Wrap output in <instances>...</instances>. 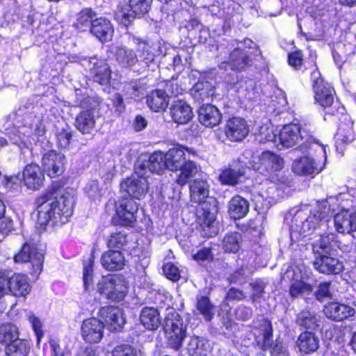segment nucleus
Masks as SVG:
<instances>
[{"label": "nucleus", "mask_w": 356, "mask_h": 356, "mask_svg": "<svg viewBox=\"0 0 356 356\" xmlns=\"http://www.w3.org/2000/svg\"><path fill=\"white\" fill-rule=\"evenodd\" d=\"M38 224L42 227L47 225H61L69 221L73 213L74 197L69 193L51 198L46 194L37 200Z\"/></svg>", "instance_id": "obj_1"}, {"label": "nucleus", "mask_w": 356, "mask_h": 356, "mask_svg": "<svg viewBox=\"0 0 356 356\" xmlns=\"http://www.w3.org/2000/svg\"><path fill=\"white\" fill-rule=\"evenodd\" d=\"M258 162L253 161L251 164L254 170L266 177V179L261 189V195L265 199L279 200L284 196V184L280 186L276 181H278L275 172L280 171L284 165L283 159L270 152H264L258 158Z\"/></svg>", "instance_id": "obj_2"}, {"label": "nucleus", "mask_w": 356, "mask_h": 356, "mask_svg": "<svg viewBox=\"0 0 356 356\" xmlns=\"http://www.w3.org/2000/svg\"><path fill=\"white\" fill-rule=\"evenodd\" d=\"M301 149L307 152V154L293 161V172L302 177L314 176L320 173L323 170L327 160L325 147L314 141L308 145L307 147Z\"/></svg>", "instance_id": "obj_3"}, {"label": "nucleus", "mask_w": 356, "mask_h": 356, "mask_svg": "<svg viewBox=\"0 0 356 356\" xmlns=\"http://www.w3.org/2000/svg\"><path fill=\"white\" fill-rule=\"evenodd\" d=\"M190 199L192 202L200 205L197 211L199 218L203 220L207 226L216 220L217 211L216 200L209 196V185L203 179H195L189 184Z\"/></svg>", "instance_id": "obj_4"}, {"label": "nucleus", "mask_w": 356, "mask_h": 356, "mask_svg": "<svg viewBox=\"0 0 356 356\" xmlns=\"http://www.w3.org/2000/svg\"><path fill=\"white\" fill-rule=\"evenodd\" d=\"M327 210L325 204H320L310 211L309 216H307V208L296 211L292 219L291 234L299 233L304 236L309 235L317 227L326 223Z\"/></svg>", "instance_id": "obj_5"}, {"label": "nucleus", "mask_w": 356, "mask_h": 356, "mask_svg": "<svg viewBox=\"0 0 356 356\" xmlns=\"http://www.w3.org/2000/svg\"><path fill=\"white\" fill-rule=\"evenodd\" d=\"M163 330L168 343L172 348L178 350L182 346L186 336V325L184 324L181 316L173 308L167 309Z\"/></svg>", "instance_id": "obj_6"}, {"label": "nucleus", "mask_w": 356, "mask_h": 356, "mask_svg": "<svg viewBox=\"0 0 356 356\" xmlns=\"http://www.w3.org/2000/svg\"><path fill=\"white\" fill-rule=\"evenodd\" d=\"M278 143L277 147L282 149L289 148L298 145L302 141L300 149L307 147L308 145L314 142L308 131L298 124H289L284 125L278 134Z\"/></svg>", "instance_id": "obj_7"}, {"label": "nucleus", "mask_w": 356, "mask_h": 356, "mask_svg": "<svg viewBox=\"0 0 356 356\" xmlns=\"http://www.w3.org/2000/svg\"><path fill=\"white\" fill-rule=\"evenodd\" d=\"M144 165H136L135 173L124 179L120 184L122 191L126 193L131 199L141 200L149 191L148 171Z\"/></svg>", "instance_id": "obj_8"}, {"label": "nucleus", "mask_w": 356, "mask_h": 356, "mask_svg": "<svg viewBox=\"0 0 356 356\" xmlns=\"http://www.w3.org/2000/svg\"><path fill=\"white\" fill-rule=\"evenodd\" d=\"M128 282L119 275L102 277L97 284L98 292L108 299L120 301L124 298L128 293Z\"/></svg>", "instance_id": "obj_9"}, {"label": "nucleus", "mask_w": 356, "mask_h": 356, "mask_svg": "<svg viewBox=\"0 0 356 356\" xmlns=\"http://www.w3.org/2000/svg\"><path fill=\"white\" fill-rule=\"evenodd\" d=\"M152 0H129L128 5L118 8L115 19L120 24L127 26L136 16L147 13L150 9Z\"/></svg>", "instance_id": "obj_10"}, {"label": "nucleus", "mask_w": 356, "mask_h": 356, "mask_svg": "<svg viewBox=\"0 0 356 356\" xmlns=\"http://www.w3.org/2000/svg\"><path fill=\"white\" fill-rule=\"evenodd\" d=\"M65 156L55 150L46 152L42 158L44 171L51 177L61 175L65 170Z\"/></svg>", "instance_id": "obj_11"}, {"label": "nucleus", "mask_w": 356, "mask_h": 356, "mask_svg": "<svg viewBox=\"0 0 356 356\" xmlns=\"http://www.w3.org/2000/svg\"><path fill=\"white\" fill-rule=\"evenodd\" d=\"M224 133L228 140L231 142H241L248 135L249 126L243 118H232L225 122Z\"/></svg>", "instance_id": "obj_12"}, {"label": "nucleus", "mask_w": 356, "mask_h": 356, "mask_svg": "<svg viewBox=\"0 0 356 356\" xmlns=\"http://www.w3.org/2000/svg\"><path fill=\"white\" fill-rule=\"evenodd\" d=\"M104 326L100 320L95 317L85 319L81 327L83 339L89 343H99L104 336Z\"/></svg>", "instance_id": "obj_13"}, {"label": "nucleus", "mask_w": 356, "mask_h": 356, "mask_svg": "<svg viewBox=\"0 0 356 356\" xmlns=\"http://www.w3.org/2000/svg\"><path fill=\"white\" fill-rule=\"evenodd\" d=\"M87 63L90 76L95 82L101 85L107 84L111 76L110 67L105 60L97 57L90 58L88 60L83 59Z\"/></svg>", "instance_id": "obj_14"}, {"label": "nucleus", "mask_w": 356, "mask_h": 356, "mask_svg": "<svg viewBox=\"0 0 356 356\" xmlns=\"http://www.w3.org/2000/svg\"><path fill=\"white\" fill-rule=\"evenodd\" d=\"M15 262H31L33 270L40 273L42 268L44 254L33 245L24 243L20 252L14 257Z\"/></svg>", "instance_id": "obj_15"}, {"label": "nucleus", "mask_w": 356, "mask_h": 356, "mask_svg": "<svg viewBox=\"0 0 356 356\" xmlns=\"http://www.w3.org/2000/svg\"><path fill=\"white\" fill-rule=\"evenodd\" d=\"M115 220L124 226L130 225L136 220V213L138 211V204L130 199L119 200L116 204Z\"/></svg>", "instance_id": "obj_16"}, {"label": "nucleus", "mask_w": 356, "mask_h": 356, "mask_svg": "<svg viewBox=\"0 0 356 356\" xmlns=\"http://www.w3.org/2000/svg\"><path fill=\"white\" fill-rule=\"evenodd\" d=\"M195 155L193 149L182 145H176L164 154L167 169L172 172H177L179 168L186 161V154Z\"/></svg>", "instance_id": "obj_17"}, {"label": "nucleus", "mask_w": 356, "mask_h": 356, "mask_svg": "<svg viewBox=\"0 0 356 356\" xmlns=\"http://www.w3.org/2000/svg\"><path fill=\"white\" fill-rule=\"evenodd\" d=\"M98 314L104 321L105 325L111 331H117L121 329L125 323L123 313L118 307L112 306L101 307Z\"/></svg>", "instance_id": "obj_18"}, {"label": "nucleus", "mask_w": 356, "mask_h": 356, "mask_svg": "<svg viewBox=\"0 0 356 356\" xmlns=\"http://www.w3.org/2000/svg\"><path fill=\"white\" fill-rule=\"evenodd\" d=\"M323 312L326 317L337 321H342L353 316L355 314V309L352 307L337 302L326 304Z\"/></svg>", "instance_id": "obj_19"}, {"label": "nucleus", "mask_w": 356, "mask_h": 356, "mask_svg": "<svg viewBox=\"0 0 356 356\" xmlns=\"http://www.w3.org/2000/svg\"><path fill=\"white\" fill-rule=\"evenodd\" d=\"M170 114L172 121L179 124L189 122L194 115L191 106L183 100H177L172 104Z\"/></svg>", "instance_id": "obj_20"}, {"label": "nucleus", "mask_w": 356, "mask_h": 356, "mask_svg": "<svg viewBox=\"0 0 356 356\" xmlns=\"http://www.w3.org/2000/svg\"><path fill=\"white\" fill-rule=\"evenodd\" d=\"M336 230L341 234L356 231V212L342 209L334 216Z\"/></svg>", "instance_id": "obj_21"}, {"label": "nucleus", "mask_w": 356, "mask_h": 356, "mask_svg": "<svg viewBox=\"0 0 356 356\" xmlns=\"http://www.w3.org/2000/svg\"><path fill=\"white\" fill-rule=\"evenodd\" d=\"M315 268L324 274H337L343 270V264L338 259L327 255H321L314 262Z\"/></svg>", "instance_id": "obj_22"}, {"label": "nucleus", "mask_w": 356, "mask_h": 356, "mask_svg": "<svg viewBox=\"0 0 356 356\" xmlns=\"http://www.w3.org/2000/svg\"><path fill=\"white\" fill-rule=\"evenodd\" d=\"M23 177L25 186L33 190L39 189L44 179L40 166L35 163L26 165L23 172Z\"/></svg>", "instance_id": "obj_23"}, {"label": "nucleus", "mask_w": 356, "mask_h": 356, "mask_svg": "<svg viewBox=\"0 0 356 356\" xmlns=\"http://www.w3.org/2000/svg\"><path fill=\"white\" fill-rule=\"evenodd\" d=\"M314 99L322 107H329L334 102L333 89L323 80H318L313 85Z\"/></svg>", "instance_id": "obj_24"}, {"label": "nucleus", "mask_w": 356, "mask_h": 356, "mask_svg": "<svg viewBox=\"0 0 356 356\" xmlns=\"http://www.w3.org/2000/svg\"><path fill=\"white\" fill-rule=\"evenodd\" d=\"M200 122L207 127H213L219 124L222 119L220 111L211 104L202 105L198 111Z\"/></svg>", "instance_id": "obj_25"}, {"label": "nucleus", "mask_w": 356, "mask_h": 356, "mask_svg": "<svg viewBox=\"0 0 356 356\" xmlns=\"http://www.w3.org/2000/svg\"><path fill=\"white\" fill-rule=\"evenodd\" d=\"M250 63L249 56L247 53L241 49L236 48L231 54L227 62H223L220 65V68L227 70H241L244 69Z\"/></svg>", "instance_id": "obj_26"}, {"label": "nucleus", "mask_w": 356, "mask_h": 356, "mask_svg": "<svg viewBox=\"0 0 356 356\" xmlns=\"http://www.w3.org/2000/svg\"><path fill=\"white\" fill-rule=\"evenodd\" d=\"M169 95L162 90H152L146 97L149 108L154 112L165 111L169 104Z\"/></svg>", "instance_id": "obj_27"}, {"label": "nucleus", "mask_w": 356, "mask_h": 356, "mask_svg": "<svg viewBox=\"0 0 356 356\" xmlns=\"http://www.w3.org/2000/svg\"><path fill=\"white\" fill-rule=\"evenodd\" d=\"M101 262L102 266L108 270H120L125 265V259L120 251L110 250L102 254Z\"/></svg>", "instance_id": "obj_28"}, {"label": "nucleus", "mask_w": 356, "mask_h": 356, "mask_svg": "<svg viewBox=\"0 0 356 356\" xmlns=\"http://www.w3.org/2000/svg\"><path fill=\"white\" fill-rule=\"evenodd\" d=\"M90 32L100 41L105 42L111 39L113 29L109 20L101 17L92 20Z\"/></svg>", "instance_id": "obj_29"}, {"label": "nucleus", "mask_w": 356, "mask_h": 356, "mask_svg": "<svg viewBox=\"0 0 356 356\" xmlns=\"http://www.w3.org/2000/svg\"><path fill=\"white\" fill-rule=\"evenodd\" d=\"M140 321L145 329L156 330L161 325L160 313L154 307H143L140 312Z\"/></svg>", "instance_id": "obj_30"}, {"label": "nucleus", "mask_w": 356, "mask_h": 356, "mask_svg": "<svg viewBox=\"0 0 356 356\" xmlns=\"http://www.w3.org/2000/svg\"><path fill=\"white\" fill-rule=\"evenodd\" d=\"M8 286L10 291L15 296H25L29 293L31 287L24 275L15 274L12 277L8 276Z\"/></svg>", "instance_id": "obj_31"}, {"label": "nucleus", "mask_w": 356, "mask_h": 356, "mask_svg": "<svg viewBox=\"0 0 356 356\" xmlns=\"http://www.w3.org/2000/svg\"><path fill=\"white\" fill-rule=\"evenodd\" d=\"M111 52L114 54L117 62L124 67L132 66L138 60L135 52L126 47L113 46L111 47Z\"/></svg>", "instance_id": "obj_32"}, {"label": "nucleus", "mask_w": 356, "mask_h": 356, "mask_svg": "<svg viewBox=\"0 0 356 356\" xmlns=\"http://www.w3.org/2000/svg\"><path fill=\"white\" fill-rule=\"evenodd\" d=\"M353 122L348 116H345L343 122L339 127L336 134V146L338 149L340 145L348 143L355 138L353 130Z\"/></svg>", "instance_id": "obj_33"}, {"label": "nucleus", "mask_w": 356, "mask_h": 356, "mask_svg": "<svg viewBox=\"0 0 356 356\" xmlns=\"http://www.w3.org/2000/svg\"><path fill=\"white\" fill-rule=\"evenodd\" d=\"M300 268L293 270V281L291 285L289 292L291 296L294 298L299 296L308 295L313 289L310 284L303 280L304 277L300 275Z\"/></svg>", "instance_id": "obj_34"}, {"label": "nucleus", "mask_w": 356, "mask_h": 356, "mask_svg": "<svg viewBox=\"0 0 356 356\" xmlns=\"http://www.w3.org/2000/svg\"><path fill=\"white\" fill-rule=\"evenodd\" d=\"M272 333L273 330L270 322L264 318H261L259 323L255 325L254 332L257 342L260 343L263 341V346L265 348L270 347L271 346Z\"/></svg>", "instance_id": "obj_35"}, {"label": "nucleus", "mask_w": 356, "mask_h": 356, "mask_svg": "<svg viewBox=\"0 0 356 356\" xmlns=\"http://www.w3.org/2000/svg\"><path fill=\"white\" fill-rule=\"evenodd\" d=\"M138 165H145V170L143 172L148 171L149 178L152 172L159 174L167 168L164 153L161 152H155L152 154L146 164L138 163Z\"/></svg>", "instance_id": "obj_36"}, {"label": "nucleus", "mask_w": 356, "mask_h": 356, "mask_svg": "<svg viewBox=\"0 0 356 356\" xmlns=\"http://www.w3.org/2000/svg\"><path fill=\"white\" fill-rule=\"evenodd\" d=\"M201 170L200 165L191 160H186L179 168V174L177 177V183L180 186L186 185L189 179L195 177Z\"/></svg>", "instance_id": "obj_37"}, {"label": "nucleus", "mask_w": 356, "mask_h": 356, "mask_svg": "<svg viewBox=\"0 0 356 356\" xmlns=\"http://www.w3.org/2000/svg\"><path fill=\"white\" fill-rule=\"evenodd\" d=\"M297 345L301 352L309 354L318 349L319 339L314 333L305 332L299 336Z\"/></svg>", "instance_id": "obj_38"}, {"label": "nucleus", "mask_w": 356, "mask_h": 356, "mask_svg": "<svg viewBox=\"0 0 356 356\" xmlns=\"http://www.w3.org/2000/svg\"><path fill=\"white\" fill-rule=\"evenodd\" d=\"M248 201L239 195L234 196L229 203L228 212L232 218H242L248 213Z\"/></svg>", "instance_id": "obj_39"}, {"label": "nucleus", "mask_w": 356, "mask_h": 356, "mask_svg": "<svg viewBox=\"0 0 356 356\" xmlns=\"http://www.w3.org/2000/svg\"><path fill=\"white\" fill-rule=\"evenodd\" d=\"M187 350L190 356H209L211 347L207 340L193 337L188 344Z\"/></svg>", "instance_id": "obj_40"}, {"label": "nucleus", "mask_w": 356, "mask_h": 356, "mask_svg": "<svg viewBox=\"0 0 356 356\" xmlns=\"http://www.w3.org/2000/svg\"><path fill=\"white\" fill-rule=\"evenodd\" d=\"M95 124V116L90 110L82 111L76 117V127L83 134H90L93 130Z\"/></svg>", "instance_id": "obj_41"}, {"label": "nucleus", "mask_w": 356, "mask_h": 356, "mask_svg": "<svg viewBox=\"0 0 356 356\" xmlns=\"http://www.w3.org/2000/svg\"><path fill=\"white\" fill-rule=\"evenodd\" d=\"M133 43L136 45L139 58L146 63L154 60V55L151 51V46L146 40L138 38H132Z\"/></svg>", "instance_id": "obj_42"}, {"label": "nucleus", "mask_w": 356, "mask_h": 356, "mask_svg": "<svg viewBox=\"0 0 356 356\" xmlns=\"http://www.w3.org/2000/svg\"><path fill=\"white\" fill-rule=\"evenodd\" d=\"M17 339H19V332L15 325L7 323L0 325V343L8 345Z\"/></svg>", "instance_id": "obj_43"}, {"label": "nucleus", "mask_w": 356, "mask_h": 356, "mask_svg": "<svg viewBox=\"0 0 356 356\" xmlns=\"http://www.w3.org/2000/svg\"><path fill=\"white\" fill-rule=\"evenodd\" d=\"M297 322L300 325L309 329H315L319 326L318 317L308 310L302 311L298 314Z\"/></svg>", "instance_id": "obj_44"}, {"label": "nucleus", "mask_w": 356, "mask_h": 356, "mask_svg": "<svg viewBox=\"0 0 356 356\" xmlns=\"http://www.w3.org/2000/svg\"><path fill=\"white\" fill-rule=\"evenodd\" d=\"M241 235L238 233L227 234L222 241V248L225 252H236L241 248Z\"/></svg>", "instance_id": "obj_45"}, {"label": "nucleus", "mask_w": 356, "mask_h": 356, "mask_svg": "<svg viewBox=\"0 0 356 356\" xmlns=\"http://www.w3.org/2000/svg\"><path fill=\"white\" fill-rule=\"evenodd\" d=\"M28 348L26 343L19 339L8 343L6 347V354L7 356H26Z\"/></svg>", "instance_id": "obj_46"}, {"label": "nucleus", "mask_w": 356, "mask_h": 356, "mask_svg": "<svg viewBox=\"0 0 356 356\" xmlns=\"http://www.w3.org/2000/svg\"><path fill=\"white\" fill-rule=\"evenodd\" d=\"M196 307L206 320H211L213 317V306L207 297L198 298Z\"/></svg>", "instance_id": "obj_47"}, {"label": "nucleus", "mask_w": 356, "mask_h": 356, "mask_svg": "<svg viewBox=\"0 0 356 356\" xmlns=\"http://www.w3.org/2000/svg\"><path fill=\"white\" fill-rule=\"evenodd\" d=\"M129 242V238L126 233L119 232L113 233L109 237L107 244L110 248H123Z\"/></svg>", "instance_id": "obj_48"}, {"label": "nucleus", "mask_w": 356, "mask_h": 356, "mask_svg": "<svg viewBox=\"0 0 356 356\" xmlns=\"http://www.w3.org/2000/svg\"><path fill=\"white\" fill-rule=\"evenodd\" d=\"M278 134H275V128L273 125L263 126L260 128L259 137L261 142H273L277 146L278 143Z\"/></svg>", "instance_id": "obj_49"}, {"label": "nucleus", "mask_w": 356, "mask_h": 356, "mask_svg": "<svg viewBox=\"0 0 356 356\" xmlns=\"http://www.w3.org/2000/svg\"><path fill=\"white\" fill-rule=\"evenodd\" d=\"M124 90L130 98L138 99L143 95L145 88L140 82L135 81L126 84L124 86Z\"/></svg>", "instance_id": "obj_50"}, {"label": "nucleus", "mask_w": 356, "mask_h": 356, "mask_svg": "<svg viewBox=\"0 0 356 356\" xmlns=\"http://www.w3.org/2000/svg\"><path fill=\"white\" fill-rule=\"evenodd\" d=\"M86 193L90 199L97 200L100 198L105 193V188L99 187L96 180L89 182L85 188Z\"/></svg>", "instance_id": "obj_51"}, {"label": "nucleus", "mask_w": 356, "mask_h": 356, "mask_svg": "<svg viewBox=\"0 0 356 356\" xmlns=\"http://www.w3.org/2000/svg\"><path fill=\"white\" fill-rule=\"evenodd\" d=\"M241 176H242V174L236 172L234 170L226 169L221 172L219 179L223 184L234 185L238 183Z\"/></svg>", "instance_id": "obj_52"}, {"label": "nucleus", "mask_w": 356, "mask_h": 356, "mask_svg": "<svg viewBox=\"0 0 356 356\" xmlns=\"http://www.w3.org/2000/svg\"><path fill=\"white\" fill-rule=\"evenodd\" d=\"M197 92L196 98H200L202 102L209 100L213 95V90L208 83H197L195 86Z\"/></svg>", "instance_id": "obj_53"}, {"label": "nucleus", "mask_w": 356, "mask_h": 356, "mask_svg": "<svg viewBox=\"0 0 356 356\" xmlns=\"http://www.w3.org/2000/svg\"><path fill=\"white\" fill-rule=\"evenodd\" d=\"M28 319L35 334L38 344H39L40 343L42 338L44 336V332L42 330V323L41 321L32 313H30L28 315Z\"/></svg>", "instance_id": "obj_54"}, {"label": "nucleus", "mask_w": 356, "mask_h": 356, "mask_svg": "<svg viewBox=\"0 0 356 356\" xmlns=\"http://www.w3.org/2000/svg\"><path fill=\"white\" fill-rule=\"evenodd\" d=\"M163 270L166 277L173 282H176L180 278V271L172 263L165 264L163 267Z\"/></svg>", "instance_id": "obj_55"}, {"label": "nucleus", "mask_w": 356, "mask_h": 356, "mask_svg": "<svg viewBox=\"0 0 356 356\" xmlns=\"http://www.w3.org/2000/svg\"><path fill=\"white\" fill-rule=\"evenodd\" d=\"M239 96L242 98H250L253 94L254 84L251 81H241L236 86Z\"/></svg>", "instance_id": "obj_56"}, {"label": "nucleus", "mask_w": 356, "mask_h": 356, "mask_svg": "<svg viewBox=\"0 0 356 356\" xmlns=\"http://www.w3.org/2000/svg\"><path fill=\"white\" fill-rule=\"evenodd\" d=\"M334 241V235H327L321 236V238L316 241V245H314V251H318L317 250L318 248L321 249L323 251L325 252V254H328L332 246V243Z\"/></svg>", "instance_id": "obj_57"}, {"label": "nucleus", "mask_w": 356, "mask_h": 356, "mask_svg": "<svg viewBox=\"0 0 356 356\" xmlns=\"http://www.w3.org/2000/svg\"><path fill=\"white\" fill-rule=\"evenodd\" d=\"M93 261L90 259L88 263L85 264L83 268V284L86 291L88 290L89 286L92 282Z\"/></svg>", "instance_id": "obj_58"}, {"label": "nucleus", "mask_w": 356, "mask_h": 356, "mask_svg": "<svg viewBox=\"0 0 356 356\" xmlns=\"http://www.w3.org/2000/svg\"><path fill=\"white\" fill-rule=\"evenodd\" d=\"M112 356H138L135 348L129 345H120L112 351Z\"/></svg>", "instance_id": "obj_59"}, {"label": "nucleus", "mask_w": 356, "mask_h": 356, "mask_svg": "<svg viewBox=\"0 0 356 356\" xmlns=\"http://www.w3.org/2000/svg\"><path fill=\"white\" fill-rule=\"evenodd\" d=\"M316 298L319 300L326 297L331 296L330 284L323 282L319 284L318 291L316 293Z\"/></svg>", "instance_id": "obj_60"}, {"label": "nucleus", "mask_w": 356, "mask_h": 356, "mask_svg": "<svg viewBox=\"0 0 356 356\" xmlns=\"http://www.w3.org/2000/svg\"><path fill=\"white\" fill-rule=\"evenodd\" d=\"M193 259L200 261H209L212 259V254L210 248H204L192 255Z\"/></svg>", "instance_id": "obj_61"}, {"label": "nucleus", "mask_w": 356, "mask_h": 356, "mask_svg": "<svg viewBox=\"0 0 356 356\" xmlns=\"http://www.w3.org/2000/svg\"><path fill=\"white\" fill-rule=\"evenodd\" d=\"M51 356H68L70 352L62 348L60 346L55 340H51L49 341Z\"/></svg>", "instance_id": "obj_62"}, {"label": "nucleus", "mask_w": 356, "mask_h": 356, "mask_svg": "<svg viewBox=\"0 0 356 356\" xmlns=\"http://www.w3.org/2000/svg\"><path fill=\"white\" fill-rule=\"evenodd\" d=\"M90 13L89 10H83L80 12L77 18L78 24L82 26H86L89 24L92 25V21Z\"/></svg>", "instance_id": "obj_63"}, {"label": "nucleus", "mask_w": 356, "mask_h": 356, "mask_svg": "<svg viewBox=\"0 0 356 356\" xmlns=\"http://www.w3.org/2000/svg\"><path fill=\"white\" fill-rule=\"evenodd\" d=\"M58 143L61 147L66 148L70 143L72 135L70 132L62 130L57 136Z\"/></svg>", "instance_id": "obj_64"}]
</instances>
